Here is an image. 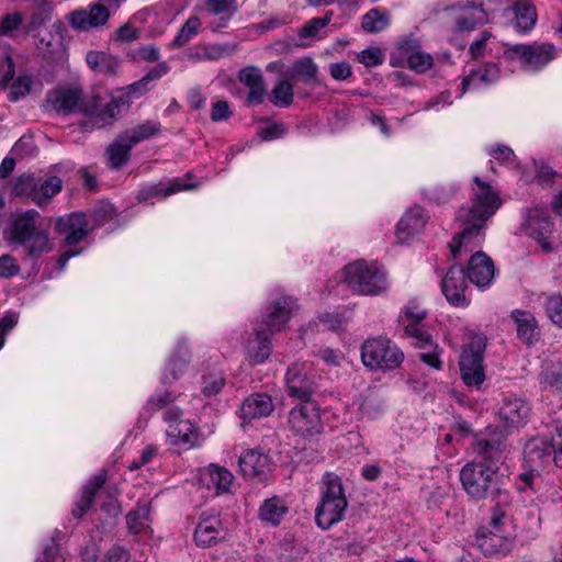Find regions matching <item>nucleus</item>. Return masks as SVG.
<instances>
[{
    "mask_svg": "<svg viewBox=\"0 0 562 562\" xmlns=\"http://www.w3.org/2000/svg\"><path fill=\"white\" fill-rule=\"evenodd\" d=\"M48 101L58 113L80 112L85 119L81 126L85 131L105 127L121 114L127 103L123 97L111 98L103 102L99 95L86 99L76 88L59 89L49 94Z\"/></svg>",
    "mask_w": 562,
    "mask_h": 562,
    "instance_id": "nucleus-1",
    "label": "nucleus"
},
{
    "mask_svg": "<svg viewBox=\"0 0 562 562\" xmlns=\"http://www.w3.org/2000/svg\"><path fill=\"white\" fill-rule=\"evenodd\" d=\"M473 181L476 187L473 189L472 204L468 209L462 207L458 214V221L462 224L463 228L448 244L453 259L459 258L464 240L477 236L485 222L501 206L499 194L491 184L482 181L479 177H475Z\"/></svg>",
    "mask_w": 562,
    "mask_h": 562,
    "instance_id": "nucleus-2",
    "label": "nucleus"
},
{
    "mask_svg": "<svg viewBox=\"0 0 562 562\" xmlns=\"http://www.w3.org/2000/svg\"><path fill=\"white\" fill-rule=\"evenodd\" d=\"M463 490L474 501L491 498L497 504H508L509 494L503 475L484 462H468L460 471Z\"/></svg>",
    "mask_w": 562,
    "mask_h": 562,
    "instance_id": "nucleus-3",
    "label": "nucleus"
},
{
    "mask_svg": "<svg viewBox=\"0 0 562 562\" xmlns=\"http://www.w3.org/2000/svg\"><path fill=\"white\" fill-rule=\"evenodd\" d=\"M91 229L85 213L75 212L58 217L55 222V231L64 236L63 250L56 259L48 261L49 269L61 271L70 258L80 255L83 248L78 247V244L86 239Z\"/></svg>",
    "mask_w": 562,
    "mask_h": 562,
    "instance_id": "nucleus-4",
    "label": "nucleus"
},
{
    "mask_svg": "<svg viewBox=\"0 0 562 562\" xmlns=\"http://www.w3.org/2000/svg\"><path fill=\"white\" fill-rule=\"evenodd\" d=\"M347 506L341 479L337 474L326 473L322 481L321 499L315 509L317 526L322 529L330 528L342 519Z\"/></svg>",
    "mask_w": 562,
    "mask_h": 562,
    "instance_id": "nucleus-5",
    "label": "nucleus"
},
{
    "mask_svg": "<svg viewBox=\"0 0 562 562\" xmlns=\"http://www.w3.org/2000/svg\"><path fill=\"white\" fill-rule=\"evenodd\" d=\"M404 352L390 338L378 336L367 339L361 346V360L372 371H392L404 361Z\"/></svg>",
    "mask_w": 562,
    "mask_h": 562,
    "instance_id": "nucleus-6",
    "label": "nucleus"
},
{
    "mask_svg": "<svg viewBox=\"0 0 562 562\" xmlns=\"http://www.w3.org/2000/svg\"><path fill=\"white\" fill-rule=\"evenodd\" d=\"M38 217L37 211L29 210L18 215L12 224V238L29 258H37L50 249L48 235L36 227Z\"/></svg>",
    "mask_w": 562,
    "mask_h": 562,
    "instance_id": "nucleus-7",
    "label": "nucleus"
},
{
    "mask_svg": "<svg viewBox=\"0 0 562 562\" xmlns=\"http://www.w3.org/2000/svg\"><path fill=\"white\" fill-rule=\"evenodd\" d=\"M427 308L416 299L409 300L397 316V326L403 331L402 336L412 339L417 348L432 346V335L426 324Z\"/></svg>",
    "mask_w": 562,
    "mask_h": 562,
    "instance_id": "nucleus-8",
    "label": "nucleus"
},
{
    "mask_svg": "<svg viewBox=\"0 0 562 562\" xmlns=\"http://www.w3.org/2000/svg\"><path fill=\"white\" fill-rule=\"evenodd\" d=\"M487 337L484 334H474L470 342L463 348L459 367L461 379L468 386H480L485 381V368L483 364Z\"/></svg>",
    "mask_w": 562,
    "mask_h": 562,
    "instance_id": "nucleus-9",
    "label": "nucleus"
},
{
    "mask_svg": "<svg viewBox=\"0 0 562 562\" xmlns=\"http://www.w3.org/2000/svg\"><path fill=\"white\" fill-rule=\"evenodd\" d=\"M182 411L172 406L164 414V420L168 423L166 430L170 445L192 449L200 447L204 437L189 419H182Z\"/></svg>",
    "mask_w": 562,
    "mask_h": 562,
    "instance_id": "nucleus-10",
    "label": "nucleus"
},
{
    "mask_svg": "<svg viewBox=\"0 0 562 562\" xmlns=\"http://www.w3.org/2000/svg\"><path fill=\"white\" fill-rule=\"evenodd\" d=\"M526 462L535 469H544L551 462L562 468V440L537 437L528 440L524 447Z\"/></svg>",
    "mask_w": 562,
    "mask_h": 562,
    "instance_id": "nucleus-11",
    "label": "nucleus"
},
{
    "mask_svg": "<svg viewBox=\"0 0 562 562\" xmlns=\"http://www.w3.org/2000/svg\"><path fill=\"white\" fill-rule=\"evenodd\" d=\"M506 54L517 57L526 69L537 71L557 57V48L551 43L533 42L513 45L506 49Z\"/></svg>",
    "mask_w": 562,
    "mask_h": 562,
    "instance_id": "nucleus-12",
    "label": "nucleus"
},
{
    "mask_svg": "<svg viewBox=\"0 0 562 562\" xmlns=\"http://www.w3.org/2000/svg\"><path fill=\"white\" fill-rule=\"evenodd\" d=\"M495 277V266L486 254L477 251L471 256L468 267L464 270L461 266H451L442 281H492Z\"/></svg>",
    "mask_w": 562,
    "mask_h": 562,
    "instance_id": "nucleus-13",
    "label": "nucleus"
},
{
    "mask_svg": "<svg viewBox=\"0 0 562 562\" xmlns=\"http://www.w3.org/2000/svg\"><path fill=\"white\" fill-rule=\"evenodd\" d=\"M289 424L299 436L308 437L322 431L323 425L317 405L312 401L303 402L290 412Z\"/></svg>",
    "mask_w": 562,
    "mask_h": 562,
    "instance_id": "nucleus-14",
    "label": "nucleus"
},
{
    "mask_svg": "<svg viewBox=\"0 0 562 562\" xmlns=\"http://www.w3.org/2000/svg\"><path fill=\"white\" fill-rule=\"evenodd\" d=\"M295 307L296 300L292 296H280L274 299L266 307L260 323L256 326L265 328L269 334L279 333L285 327Z\"/></svg>",
    "mask_w": 562,
    "mask_h": 562,
    "instance_id": "nucleus-15",
    "label": "nucleus"
},
{
    "mask_svg": "<svg viewBox=\"0 0 562 562\" xmlns=\"http://www.w3.org/2000/svg\"><path fill=\"white\" fill-rule=\"evenodd\" d=\"M524 226L526 233L538 241L543 252L549 254L553 251L551 235L554 224L548 211L539 207L529 210Z\"/></svg>",
    "mask_w": 562,
    "mask_h": 562,
    "instance_id": "nucleus-16",
    "label": "nucleus"
},
{
    "mask_svg": "<svg viewBox=\"0 0 562 562\" xmlns=\"http://www.w3.org/2000/svg\"><path fill=\"white\" fill-rule=\"evenodd\" d=\"M285 390L289 396L302 402L311 401L314 393V382L308 374L305 363H293L285 373Z\"/></svg>",
    "mask_w": 562,
    "mask_h": 562,
    "instance_id": "nucleus-17",
    "label": "nucleus"
},
{
    "mask_svg": "<svg viewBox=\"0 0 562 562\" xmlns=\"http://www.w3.org/2000/svg\"><path fill=\"white\" fill-rule=\"evenodd\" d=\"M516 338L527 347L536 346L541 339V327L535 314L528 310L515 308L509 314Z\"/></svg>",
    "mask_w": 562,
    "mask_h": 562,
    "instance_id": "nucleus-18",
    "label": "nucleus"
},
{
    "mask_svg": "<svg viewBox=\"0 0 562 562\" xmlns=\"http://www.w3.org/2000/svg\"><path fill=\"white\" fill-rule=\"evenodd\" d=\"M226 537V530L216 515L202 516L194 529V542L198 547L209 548Z\"/></svg>",
    "mask_w": 562,
    "mask_h": 562,
    "instance_id": "nucleus-19",
    "label": "nucleus"
},
{
    "mask_svg": "<svg viewBox=\"0 0 562 562\" xmlns=\"http://www.w3.org/2000/svg\"><path fill=\"white\" fill-rule=\"evenodd\" d=\"M531 405L521 397H507L499 408V418L508 429L525 426L530 416Z\"/></svg>",
    "mask_w": 562,
    "mask_h": 562,
    "instance_id": "nucleus-20",
    "label": "nucleus"
},
{
    "mask_svg": "<svg viewBox=\"0 0 562 562\" xmlns=\"http://www.w3.org/2000/svg\"><path fill=\"white\" fill-rule=\"evenodd\" d=\"M109 21V13L102 7L91 4L87 9H79L68 14L70 26L80 32H89L92 29L103 26Z\"/></svg>",
    "mask_w": 562,
    "mask_h": 562,
    "instance_id": "nucleus-21",
    "label": "nucleus"
},
{
    "mask_svg": "<svg viewBox=\"0 0 562 562\" xmlns=\"http://www.w3.org/2000/svg\"><path fill=\"white\" fill-rule=\"evenodd\" d=\"M201 483L215 495L232 492L234 475L224 467L211 463L200 471Z\"/></svg>",
    "mask_w": 562,
    "mask_h": 562,
    "instance_id": "nucleus-22",
    "label": "nucleus"
},
{
    "mask_svg": "<svg viewBox=\"0 0 562 562\" xmlns=\"http://www.w3.org/2000/svg\"><path fill=\"white\" fill-rule=\"evenodd\" d=\"M238 79L249 89L246 104L249 106L261 104L267 94V87L261 70L255 66L245 67L239 70Z\"/></svg>",
    "mask_w": 562,
    "mask_h": 562,
    "instance_id": "nucleus-23",
    "label": "nucleus"
},
{
    "mask_svg": "<svg viewBox=\"0 0 562 562\" xmlns=\"http://www.w3.org/2000/svg\"><path fill=\"white\" fill-rule=\"evenodd\" d=\"M273 411L272 398L262 393L249 395L239 408V415L244 423L269 416Z\"/></svg>",
    "mask_w": 562,
    "mask_h": 562,
    "instance_id": "nucleus-24",
    "label": "nucleus"
},
{
    "mask_svg": "<svg viewBox=\"0 0 562 562\" xmlns=\"http://www.w3.org/2000/svg\"><path fill=\"white\" fill-rule=\"evenodd\" d=\"M476 543L481 551L486 555L505 554L509 551L512 541L487 527L479 528L476 532Z\"/></svg>",
    "mask_w": 562,
    "mask_h": 562,
    "instance_id": "nucleus-25",
    "label": "nucleus"
},
{
    "mask_svg": "<svg viewBox=\"0 0 562 562\" xmlns=\"http://www.w3.org/2000/svg\"><path fill=\"white\" fill-rule=\"evenodd\" d=\"M427 215L419 206L411 207L402 216L396 226V236L401 241H406L409 237L420 233L426 223Z\"/></svg>",
    "mask_w": 562,
    "mask_h": 562,
    "instance_id": "nucleus-26",
    "label": "nucleus"
},
{
    "mask_svg": "<svg viewBox=\"0 0 562 562\" xmlns=\"http://www.w3.org/2000/svg\"><path fill=\"white\" fill-rule=\"evenodd\" d=\"M239 468L246 477L265 480L270 471V461L267 454L248 450L239 457Z\"/></svg>",
    "mask_w": 562,
    "mask_h": 562,
    "instance_id": "nucleus-27",
    "label": "nucleus"
},
{
    "mask_svg": "<svg viewBox=\"0 0 562 562\" xmlns=\"http://www.w3.org/2000/svg\"><path fill=\"white\" fill-rule=\"evenodd\" d=\"M269 335L262 327L254 328V337L249 338L246 350L255 364L263 363L271 355L272 345Z\"/></svg>",
    "mask_w": 562,
    "mask_h": 562,
    "instance_id": "nucleus-28",
    "label": "nucleus"
},
{
    "mask_svg": "<svg viewBox=\"0 0 562 562\" xmlns=\"http://www.w3.org/2000/svg\"><path fill=\"white\" fill-rule=\"evenodd\" d=\"M289 508L283 498L273 495L262 502L259 507L258 516L266 525L277 527L281 524Z\"/></svg>",
    "mask_w": 562,
    "mask_h": 562,
    "instance_id": "nucleus-29",
    "label": "nucleus"
},
{
    "mask_svg": "<svg viewBox=\"0 0 562 562\" xmlns=\"http://www.w3.org/2000/svg\"><path fill=\"white\" fill-rule=\"evenodd\" d=\"M499 78V68L495 63L488 61L476 69H472L461 82V93L464 94L471 85H491Z\"/></svg>",
    "mask_w": 562,
    "mask_h": 562,
    "instance_id": "nucleus-30",
    "label": "nucleus"
},
{
    "mask_svg": "<svg viewBox=\"0 0 562 562\" xmlns=\"http://www.w3.org/2000/svg\"><path fill=\"white\" fill-rule=\"evenodd\" d=\"M190 350L186 342L181 341L177 345L176 352L171 357L166 373L161 376L162 384H169L179 379V376L186 371L190 362Z\"/></svg>",
    "mask_w": 562,
    "mask_h": 562,
    "instance_id": "nucleus-31",
    "label": "nucleus"
},
{
    "mask_svg": "<svg viewBox=\"0 0 562 562\" xmlns=\"http://www.w3.org/2000/svg\"><path fill=\"white\" fill-rule=\"evenodd\" d=\"M514 13L515 27L520 33L530 32L538 20L535 4L530 0H518L512 7Z\"/></svg>",
    "mask_w": 562,
    "mask_h": 562,
    "instance_id": "nucleus-32",
    "label": "nucleus"
},
{
    "mask_svg": "<svg viewBox=\"0 0 562 562\" xmlns=\"http://www.w3.org/2000/svg\"><path fill=\"white\" fill-rule=\"evenodd\" d=\"M105 482L106 474L104 472L98 473L90 480V482L85 486L80 499L76 502V505L72 508L71 513L75 517H81L90 508L97 492Z\"/></svg>",
    "mask_w": 562,
    "mask_h": 562,
    "instance_id": "nucleus-33",
    "label": "nucleus"
},
{
    "mask_svg": "<svg viewBox=\"0 0 562 562\" xmlns=\"http://www.w3.org/2000/svg\"><path fill=\"white\" fill-rule=\"evenodd\" d=\"M504 448V441L495 435L487 438H477L474 442L476 454L491 463L497 462L502 458Z\"/></svg>",
    "mask_w": 562,
    "mask_h": 562,
    "instance_id": "nucleus-34",
    "label": "nucleus"
},
{
    "mask_svg": "<svg viewBox=\"0 0 562 562\" xmlns=\"http://www.w3.org/2000/svg\"><path fill=\"white\" fill-rule=\"evenodd\" d=\"M134 146L121 133L106 148V155L112 168L120 169L131 157V149Z\"/></svg>",
    "mask_w": 562,
    "mask_h": 562,
    "instance_id": "nucleus-35",
    "label": "nucleus"
},
{
    "mask_svg": "<svg viewBox=\"0 0 562 562\" xmlns=\"http://www.w3.org/2000/svg\"><path fill=\"white\" fill-rule=\"evenodd\" d=\"M331 12L326 13L323 18H313L306 22L299 31V40L295 45L299 47H305L308 45L305 40H319L322 38L321 32L331 21Z\"/></svg>",
    "mask_w": 562,
    "mask_h": 562,
    "instance_id": "nucleus-36",
    "label": "nucleus"
},
{
    "mask_svg": "<svg viewBox=\"0 0 562 562\" xmlns=\"http://www.w3.org/2000/svg\"><path fill=\"white\" fill-rule=\"evenodd\" d=\"M63 181L57 176H52L45 180L37 178L36 193L34 203L43 207L49 203L50 199L61 191Z\"/></svg>",
    "mask_w": 562,
    "mask_h": 562,
    "instance_id": "nucleus-37",
    "label": "nucleus"
},
{
    "mask_svg": "<svg viewBox=\"0 0 562 562\" xmlns=\"http://www.w3.org/2000/svg\"><path fill=\"white\" fill-rule=\"evenodd\" d=\"M191 188H193V186L182 183L179 181L172 182L165 189L161 187L160 183H154L140 188L136 198L138 201L144 202L154 196L166 198L182 190H190Z\"/></svg>",
    "mask_w": 562,
    "mask_h": 562,
    "instance_id": "nucleus-38",
    "label": "nucleus"
},
{
    "mask_svg": "<svg viewBox=\"0 0 562 562\" xmlns=\"http://www.w3.org/2000/svg\"><path fill=\"white\" fill-rule=\"evenodd\" d=\"M353 278L358 281H380L386 278L384 267L378 261H353Z\"/></svg>",
    "mask_w": 562,
    "mask_h": 562,
    "instance_id": "nucleus-39",
    "label": "nucleus"
},
{
    "mask_svg": "<svg viewBox=\"0 0 562 562\" xmlns=\"http://www.w3.org/2000/svg\"><path fill=\"white\" fill-rule=\"evenodd\" d=\"M390 13L386 10L373 8L362 16L361 29L366 33H379L390 25Z\"/></svg>",
    "mask_w": 562,
    "mask_h": 562,
    "instance_id": "nucleus-40",
    "label": "nucleus"
},
{
    "mask_svg": "<svg viewBox=\"0 0 562 562\" xmlns=\"http://www.w3.org/2000/svg\"><path fill=\"white\" fill-rule=\"evenodd\" d=\"M150 505L148 503H138L137 507L131 510L126 516L128 530L138 535L149 528Z\"/></svg>",
    "mask_w": 562,
    "mask_h": 562,
    "instance_id": "nucleus-41",
    "label": "nucleus"
},
{
    "mask_svg": "<svg viewBox=\"0 0 562 562\" xmlns=\"http://www.w3.org/2000/svg\"><path fill=\"white\" fill-rule=\"evenodd\" d=\"M161 125L158 122L146 121L143 124L136 125L132 128L124 131L122 134L133 145L146 140L160 132Z\"/></svg>",
    "mask_w": 562,
    "mask_h": 562,
    "instance_id": "nucleus-42",
    "label": "nucleus"
},
{
    "mask_svg": "<svg viewBox=\"0 0 562 562\" xmlns=\"http://www.w3.org/2000/svg\"><path fill=\"white\" fill-rule=\"evenodd\" d=\"M447 301L456 307H465L470 303L467 283H441Z\"/></svg>",
    "mask_w": 562,
    "mask_h": 562,
    "instance_id": "nucleus-43",
    "label": "nucleus"
},
{
    "mask_svg": "<svg viewBox=\"0 0 562 562\" xmlns=\"http://www.w3.org/2000/svg\"><path fill=\"white\" fill-rule=\"evenodd\" d=\"M169 71V66L166 63H159L153 67L139 81L130 86V93L134 97H139L148 90V83L161 78Z\"/></svg>",
    "mask_w": 562,
    "mask_h": 562,
    "instance_id": "nucleus-44",
    "label": "nucleus"
},
{
    "mask_svg": "<svg viewBox=\"0 0 562 562\" xmlns=\"http://www.w3.org/2000/svg\"><path fill=\"white\" fill-rule=\"evenodd\" d=\"M294 97L293 85L288 79H281L273 87L270 101L280 108H286L292 104Z\"/></svg>",
    "mask_w": 562,
    "mask_h": 562,
    "instance_id": "nucleus-45",
    "label": "nucleus"
},
{
    "mask_svg": "<svg viewBox=\"0 0 562 562\" xmlns=\"http://www.w3.org/2000/svg\"><path fill=\"white\" fill-rule=\"evenodd\" d=\"M201 27V21L198 16H190L182 25L172 42V46L182 47L198 35Z\"/></svg>",
    "mask_w": 562,
    "mask_h": 562,
    "instance_id": "nucleus-46",
    "label": "nucleus"
},
{
    "mask_svg": "<svg viewBox=\"0 0 562 562\" xmlns=\"http://www.w3.org/2000/svg\"><path fill=\"white\" fill-rule=\"evenodd\" d=\"M293 72L301 77L306 83L317 82L318 68L312 58L305 57L295 61L293 65Z\"/></svg>",
    "mask_w": 562,
    "mask_h": 562,
    "instance_id": "nucleus-47",
    "label": "nucleus"
},
{
    "mask_svg": "<svg viewBox=\"0 0 562 562\" xmlns=\"http://www.w3.org/2000/svg\"><path fill=\"white\" fill-rule=\"evenodd\" d=\"M36 184V177L33 175H22L16 179L13 186V193L18 196H26L34 202Z\"/></svg>",
    "mask_w": 562,
    "mask_h": 562,
    "instance_id": "nucleus-48",
    "label": "nucleus"
},
{
    "mask_svg": "<svg viewBox=\"0 0 562 562\" xmlns=\"http://www.w3.org/2000/svg\"><path fill=\"white\" fill-rule=\"evenodd\" d=\"M544 312L552 324L562 329V295L554 294L548 296L544 303Z\"/></svg>",
    "mask_w": 562,
    "mask_h": 562,
    "instance_id": "nucleus-49",
    "label": "nucleus"
},
{
    "mask_svg": "<svg viewBox=\"0 0 562 562\" xmlns=\"http://www.w3.org/2000/svg\"><path fill=\"white\" fill-rule=\"evenodd\" d=\"M32 86V78L26 75H20L11 85L9 91V100L16 102L30 93Z\"/></svg>",
    "mask_w": 562,
    "mask_h": 562,
    "instance_id": "nucleus-50",
    "label": "nucleus"
},
{
    "mask_svg": "<svg viewBox=\"0 0 562 562\" xmlns=\"http://www.w3.org/2000/svg\"><path fill=\"white\" fill-rule=\"evenodd\" d=\"M225 379L221 372H212L203 376L202 390L207 396L217 394L224 386Z\"/></svg>",
    "mask_w": 562,
    "mask_h": 562,
    "instance_id": "nucleus-51",
    "label": "nucleus"
},
{
    "mask_svg": "<svg viewBox=\"0 0 562 562\" xmlns=\"http://www.w3.org/2000/svg\"><path fill=\"white\" fill-rule=\"evenodd\" d=\"M432 57L431 55L424 53L422 50H417L414 54H409L407 58V63L411 69L417 72H425L432 66Z\"/></svg>",
    "mask_w": 562,
    "mask_h": 562,
    "instance_id": "nucleus-52",
    "label": "nucleus"
},
{
    "mask_svg": "<svg viewBox=\"0 0 562 562\" xmlns=\"http://www.w3.org/2000/svg\"><path fill=\"white\" fill-rule=\"evenodd\" d=\"M15 67L13 60L8 54H0V90L5 89L13 79Z\"/></svg>",
    "mask_w": 562,
    "mask_h": 562,
    "instance_id": "nucleus-53",
    "label": "nucleus"
},
{
    "mask_svg": "<svg viewBox=\"0 0 562 562\" xmlns=\"http://www.w3.org/2000/svg\"><path fill=\"white\" fill-rule=\"evenodd\" d=\"M52 8L47 2L40 3L30 19V27L36 30L50 20Z\"/></svg>",
    "mask_w": 562,
    "mask_h": 562,
    "instance_id": "nucleus-54",
    "label": "nucleus"
},
{
    "mask_svg": "<svg viewBox=\"0 0 562 562\" xmlns=\"http://www.w3.org/2000/svg\"><path fill=\"white\" fill-rule=\"evenodd\" d=\"M91 215L93 217L94 225L101 226L114 217L115 207L111 203L102 202L93 209Z\"/></svg>",
    "mask_w": 562,
    "mask_h": 562,
    "instance_id": "nucleus-55",
    "label": "nucleus"
},
{
    "mask_svg": "<svg viewBox=\"0 0 562 562\" xmlns=\"http://www.w3.org/2000/svg\"><path fill=\"white\" fill-rule=\"evenodd\" d=\"M207 7L214 14H228L226 19H222L221 26H224L232 13L236 11V0H207Z\"/></svg>",
    "mask_w": 562,
    "mask_h": 562,
    "instance_id": "nucleus-56",
    "label": "nucleus"
},
{
    "mask_svg": "<svg viewBox=\"0 0 562 562\" xmlns=\"http://www.w3.org/2000/svg\"><path fill=\"white\" fill-rule=\"evenodd\" d=\"M23 15L20 12L5 14L0 19V36L9 35L22 24Z\"/></svg>",
    "mask_w": 562,
    "mask_h": 562,
    "instance_id": "nucleus-57",
    "label": "nucleus"
},
{
    "mask_svg": "<svg viewBox=\"0 0 562 562\" xmlns=\"http://www.w3.org/2000/svg\"><path fill=\"white\" fill-rule=\"evenodd\" d=\"M384 55L379 47H369L358 55V60L366 67H374L383 63Z\"/></svg>",
    "mask_w": 562,
    "mask_h": 562,
    "instance_id": "nucleus-58",
    "label": "nucleus"
},
{
    "mask_svg": "<svg viewBox=\"0 0 562 562\" xmlns=\"http://www.w3.org/2000/svg\"><path fill=\"white\" fill-rule=\"evenodd\" d=\"M176 400V395L171 392H165L164 394L153 395L146 403L144 409L148 412H157Z\"/></svg>",
    "mask_w": 562,
    "mask_h": 562,
    "instance_id": "nucleus-59",
    "label": "nucleus"
},
{
    "mask_svg": "<svg viewBox=\"0 0 562 562\" xmlns=\"http://www.w3.org/2000/svg\"><path fill=\"white\" fill-rule=\"evenodd\" d=\"M20 271V267L15 259L10 255L0 257V279H10L15 277Z\"/></svg>",
    "mask_w": 562,
    "mask_h": 562,
    "instance_id": "nucleus-60",
    "label": "nucleus"
},
{
    "mask_svg": "<svg viewBox=\"0 0 562 562\" xmlns=\"http://www.w3.org/2000/svg\"><path fill=\"white\" fill-rule=\"evenodd\" d=\"M233 115L229 104L226 100H218L212 104L211 120L221 122L228 120Z\"/></svg>",
    "mask_w": 562,
    "mask_h": 562,
    "instance_id": "nucleus-61",
    "label": "nucleus"
},
{
    "mask_svg": "<svg viewBox=\"0 0 562 562\" xmlns=\"http://www.w3.org/2000/svg\"><path fill=\"white\" fill-rule=\"evenodd\" d=\"M492 34L488 31H483L479 38L473 41L469 47V54L472 59H477L484 56L486 44Z\"/></svg>",
    "mask_w": 562,
    "mask_h": 562,
    "instance_id": "nucleus-62",
    "label": "nucleus"
},
{
    "mask_svg": "<svg viewBox=\"0 0 562 562\" xmlns=\"http://www.w3.org/2000/svg\"><path fill=\"white\" fill-rule=\"evenodd\" d=\"M19 316L16 313L9 312L0 319V349L4 346L5 336L18 324Z\"/></svg>",
    "mask_w": 562,
    "mask_h": 562,
    "instance_id": "nucleus-63",
    "label": "nucleus"
},
{
    "mask_svg": "<svg viewBox=\"0 0 562 562\" xmlns=\"http://www.w3.org/2000/svg\"><path fill=\"white\" fill-rule=\"evenodd\" d=\"M131 554L127 549L122 546L114 544L105 554V562H128Z\"/></svg>",
    "mask_w": 562,
    "mask_h": 562,
    "instance_id": "nucleus-64",
    "label": "nucleus"
}]
</instances>
